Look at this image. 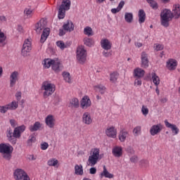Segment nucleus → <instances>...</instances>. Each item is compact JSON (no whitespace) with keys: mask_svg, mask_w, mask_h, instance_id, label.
Instances as JSON below:
<instances>
[{"mask_svg":"<svg viewBox=\"0 0 180 180\" xmlns=\"http://www.w3.org/2000/svg\"><path fill=\"white\" fill-rule=\"evenodd\" d=\"M8 110H9L8 104L6 105H0V113H6Z\"/></svg>","mask_w":180,"mask_h":180,"instance_id":"obj_48","label":"nucleus"},{"mask_svg":"<svg viewBox=\"0 0 180 180\" xmlns=\"http://www.w3.org/2000/svg\"><path fill=\"white\" fill-rule=\"evenodd\" d=\"M13 176L15 180H30L27 173L21 169H16L13 172Z\"/></svg>","mask_w":180,"mask_h":180,"instance_id":"obj_7","label":"nucleus"},{"mask_svg":"<svg viewBox=\"0 0 180 180\" xmlns=\"http://www.w3.org/2000/svg\"><path fill=\"white\" fill-rule=\"evenodd\" d=\"M130 161L131 162H134V164H136V162L139 161V157H137L136 155H134L130 158Z\"/></svg>","mask_w":180,"mask_h":180,"instance_id":"obj_55","label":"nucleus"},{"mask_svg":"<svg viewBox=\"0 0 180 180\" xmlns=\"http://www.w3.org/2000/svg\"><path fill=\"white\" fill-rule=\"evenodd\" d=\"M164 49V46L162 44H156L155 50L157 51H160Z\"/></svg>","mask_w":180,"mask_h":180,"instance_id":"obj_57","label":"nucleus"},{"mask_svg":"<svg viewBox=\"0 0 180 180\" xmlns=\"http://www.w3.org/2000/svg\"><path fill=\"white\" fill-rule=\"evenodd\" d=\"M146 1L148 2V4H150L153 9H158V4L154 1V0H146Z\"/></svg>","mask_w":180,"mask_h":180,"instance_id":"obj_45","label":"nucleus"},{"mask_svg":"<svg viewBox=\"0 0 180 180\" xmlns=\"http://www.w3.org/2000/svg\"><path fill=\"white\" fill-rule=\"evenodd\" d=\"M63 77L65 82H68V84L71 83V76L70 75V72H63Z\"/></svg>","mask_w":180,"mask_h":180,"instance_id":"obj_43","label":"nucleus"},{"mask_svg":"<svg viewBox=\"0 0 180 180\" xmlns=\"http://www.w3.org/2000/svg\"><path fill=\"white\" fill-rule=\"evenodd\" d=\"M140 131H141V127L140 126L136 127L133 130L134 136H137L140 133Z\"/></svg>","mask_w":180,"mask_h":180,"instance_id":"obj_50","label":"nucleus"},{"mask_svg":"<svg viewBox=\"0 0 180 180\" xmlns=\"http://www.w3.org/2000/svg\"><path fill=\"white\" fill-rule=\"evenodd\" d=\"M141 112H142V115H143V116H147V115H148L149 110L146 106L143 105L142 108H141Z\"/></svg>","mask_w":180,"mask_h":180,"instance_id":"obj_49","label":"nucleus"},{"mask_svg":"<svg viewBox=\"0 0 180 180\" xmlns=\"http://www.w3.org/2000/svg\"><path fill=\"white\" fill-rule=\"evenodd\" d=\"M160 18L171 20L174 18V14L170 10L165 9L161 12Z\"/></svg>","mask_w":180,"mask_h":180,"instance_id":"obj_13","label":"nucleus"},{"mask_svg":"<svg viewBox=\"0 0 180 180\" xmlns=\"http://www.w3.org/2000/svg\"><path fill=\"white\" fill-rule=\"evenodd\" d=\"M141 67H142V68H148V65H149L148 55H147L146 52L141 53Z\"/></svg>","mask_w":180,"mask_h":180,"instance_id":"obj_11","label":"nucleus"},{"mask_svg":"<svg viewBox=\"0 0 180 180\" xmlns=\"http://www.w3.org/2000/svg\"><path fill=\"white\" fill-rule=\"evenodd\" d=\"M79 101L78 98H72L69 104V108H79Z\"/></svg>","mask_w":180,"mask_h":180,"instance_id":"obj_32","label":"nucleus"},{"mask_svg":"<svg viewBox=\"0 0 180 180\" xmlns=\"http://www.w3.org/2000/svg\"><path fill=\"white\" fill-rule=\"evenodd\" d=\"M82 122L84 124H91L92 123V118L89 112H84L82 116Z\"/></svg>","mask_w":180,"mask_h":180,"instance_id":"obj_22","label":"nucleus"},{"mask_svg":"<svg viewBox=\"0 0 180 180\" xmlns=\"http://www.w3.org/2000/svg\"><path fill=\"white\" fill-rule=\"evenodd\" d=\"M89 174H91V175H95V174H96V169L95 167L90 168Z\"/></svg>","mask_w":180,"mask_h":180,"instance_id":"obj_59","label":"nucleus"},{"mask_svg":"<svg viewBox=\"0 0 180 180\" xmlns=\"http://www.w3.org/2000/svg\"><path fill=\"white\" fill-rule=\"evenodd\" d=\"M84 34H86V36H94V31H92V28L90 27H86L84 29Z\"/></svg>","mask_w":180,"mask_h":180,"instance_id":"obj_39","label":"nucleus"},{"mask_svg":"<svg viewBox=\"0 0 180 180\" xmlns=\"http://www.w3.org/2000/svg\"><path fill=\"white\" fill-rule=\"evenodd\" d=\"M6 36L5 34H0V47H5L6 45Z\"/></svg>","mask_w":180,"mask_h":180,"instance_id":"obj_37","label":"nucleus"},{"mask_svg":"<svg viewBox=\"0 0 180 180\" xmlns=\"http://www.w3.org/2000/svg\"><path fill=\"white\" fill-rule=\"evenodd\" d=\"M24 13H25V15H27V16L32 15V11L29 9H25Z\"/></svg>","mask_w":180,"mask_h":180,"instance_id":"obj_64","label":"nucleus"},{"mask_svg":"<svg viewBox=\"0 0 180 180\" xmlns=\"http://www.w3.org/2000/svg\"><path fill=\"white\" fill-rule=\"evenodd\" d=\"M167 67L169 70H175L176 68V60L174 59H170L167 63Z\"/></svg>","mask_w":180,"mask_h":180,"instance_id":"obj_28","label":"nucleus"},{"mask_svg":"<svg viewBox=\"0 0 180 180\" xmlns=\"http://www.w3.org/2000/svg\"><path fill=\"white\" fill-rule=\"evenodd\" d=\"M124 19L127 23H131L133 22V14L131 13H125Z\"/></svg>","mask_w":180,"mask_h":180,"instance_id":"obj_35","label":"nucleus"},{"mask_svg":"<svg viewBox=\"0 0 180 180\" xmlns=\"http://www.w3.org/2000/svg\"><path fill=\"white\" fill-rule=\"evenodd\" d=\"M165 124L166 127L172 129V131L174 135H176L178 133H179V129L176 127V125L169 123L167 120H165Z\"/></svg>","mask_w":180,"mask_h":180,"instance_id":"obj_18","label":"nucleus"},{"mask_svg":"<svg viewBox=\"0 0 180 180\" xmlns=\"http://www.w3.org/2000/svg\"><path fill=\"white\" fill-rule=\"evenodd\" d=\"M70 8H71V1L63 0L62 4L58 8V19H64V18H65V11H69Z\"/></svg>","mask_w":180,"mask_h":180,"instance_id":"obj_4","label":"nucleus"},{"mask_svg":"<svg viewBox=\"0 0 180 180\" xmlns=\"http://www.w3.org/2000/svg\"><path fill=\"white\" fill-rule=\"evenodd\" d=\"M123 6H124V1H121L120 2V4H118L117 8H118L120 11H122V8H123Z\"/></svg>","mask_w":180,"mask_h":180,"instance_id":"obj_60","label":"nucleus"},{"mask_svg":"<svg viewBox=\"0 0 180 180\" xmlns=\"http://www.w3.org/2000/svg\"><path fill=\"white\" fill-rule=\"evenodd\" d=\"M145 74H146V71H144V70L140 68H137L134 70V77L135 78H143Z\"/></svg>","mask_w":180,"mask_h":180,"instance_id":"obj_19","label":"nucleus"},{"mask_svg":"<svg viewBox=\"0 0 180 180\" xmlns=\"http://www.w3.org/2000/svg\"><path fill=\"white\" fill-rule=\"evenodd\" d=\"M141 84H142L141 79L136 77V79L134 81V85L136 84L138 85V86H141Z\"/></svg>","mask_w":180,"mask_h":180,"instance_id":"obj_56","label":"nucleus"},{"mask_svg":"<svg viewBox=\"0 0 180 180\" xmlns=\"http://www.w3.org/2000/svg\"><path fill=\"white\" fill-rule=\"evenodd\" d=\"M6 137L8 140L12 143V144H16V139L13 137V131L11 129H7Z\"/></svg>","mask_w":180,"mask_h":180,"instance_id":"obj_21","label":"nucleus"},{"mask_svg":"<svg viewBox=\"0 0 180 180\" xmlns=\"http://www.w3.org/2000/svg\"><path fill=\"white\" fill-rule=\"evenodd\" d=\"M56 46H58V47H59L60 50H64V49H67L68 47L63 41H58L56 42Z\"/></svg>","mask_w":180,"mask_h":180,"instance_id":"obj_47","label":"nucleus"},{"mask_svg":"<svg viewBox=\"0 0 180 180\" xmlns=\"http://www.w3.org/2000/svg\"><path fill=\"white\" fill-rule=\"evenodd\" d=\"M49 148V143L47 142H44L41 144V150H47Z\"/></svg>","mask_w":180,"mask_h":180,"instance_id":"obj_53","label":"nucleus"},{"mask_svg":"<svg viewBox=\"0 0 180 180\" xmlns=\"http://www.w3.org/2000/svg\"><path fill=\"white\" fill-rule=\"evenodd\" d=\"M62 99L61 97H60V96L58 95H56L53 98V105H55L56 106H58V105H60V102H61Z\"/></svg>","mask_w":180,"mask_h":180,"instance_id":"obj_44","label":"nucleus"},{"mask_svg":"<svg viewBox=\"0 0 180 180\" xmlns=\"http://www.w3.org/2000/svg\"><path fill=\"white\" fill-rule=\"evenodd\" d=\"M110 81L111 82H116L117 81V78H119V73L114 72L110 75Z\"/></svg>","mask_w":180,"mask_h":180,"instance_id":"obj_40","label":"nucleus"},{"mask_svg":"<svg viewBox=\"0 0 180 180\" xmlns=\"http://www.w3.org/2000/svg\"><path fill=\"white\" fill-rule=\"evenodd\" d=\"M84 43L85 44V46H87V47H92V46H94V39H91V38H85L84 39Z\"/></svg>","mask_w":180,"mask_h":180,"instance_id":"obj_38","label":"nucleus"},{"mask_svg":"<svg viewBox=\"0 0 180 180\" xmlns=\"http://www.w3.org/2000/svg\"><path fill=\"white\" fill-rule=\"evenodd\" d=\"M101 46L103 50L108 51L112 49V42L108 39H101Z\"/></svg>","mask_w":180,"mask_h":180,"instance_id":"obj_15","label":"nucleus"},{"mask_svg":"<svg viewBox=\"0 0 180 180\" xmlns=\"http://www.w3.org/2000/svg\"><path fill=\"white\" fill-rule=\"evenodd\" d=\"M96 88L98 89L99 92L103 95V94H105V91H106V87H105L104 86L102 85H98L96 86Z\"/></svg>","mask_w":180,"mask_h":180,"instance_id":"obj_51","label":"nucleus"},{"mask_svg":"<svg viewBox=\"0 0 180 180\" xmlns=\"http://www.w3.org/2000/svg\"><path fill=\"white\" fill-rule=\"evenodd\" d=\"M25 130H26V126H25V124L14 128V131L13 132L14 139H15V140L16 139H20V136H22V133H23Z\"/></svg>","mask_w":180,"mask_h":180,"instance_id":"obj_9","label":"nucleus"},{"mask_svg":"<svg viewBox=\"0 0 180 180\" xmlns=\"http://www.w3.org/2000/svg\"><path fill=\"white\" fill-rule=\"evenodd\" d=\"M46 124L48 125L50 129H53L54 127V118L53 115H48L45 120Z\"/></svg>","mask_w":180,"mask_h":180,"instance_id":"obj_25","label":"nucleus"},{"mask_svg":"<svg viewBox=\"0 0 180 180\" xmlns=\"http://www.w3.org/2000/svg\"><path fill=\"white\" fill-rule=\"evenodd\" d=\"M152 79H153V84H155L156 86H158V85H160V77H158V76H157L155 73H153Z\"/></svg>","mask_w":180,"mask_h":180,"instance_id":"obj_41","label":"nucleus"},{"mask_svg":"<svg viewBox=\"0 0 180 180\" xmlns=\"http://www.w3.org/2000/svg\"><path fill=\"white\" fill-rule=\"evenodd\" d=\"M75 174L76 175H84V169L82 165L75 166Z\"/></svg>","mask_w":180,"mask_h":180,"instance_id":"obj_31","label":"nucleus"},{"mask_svg":"<svg viewBox=\"0 0 180 180\" xmlns=\"http://www.w3.org/2000/svg\"><path fill=\"white\" fill-rule=\"evenodd\" d=\"M105 134L108 137H111V139H116L117 134V130L115 129V127H110L106 129Z\"/></svg>","mask_w":180,"mask_h":180,"instance_id":"obj_12","label":"nucleus"},{"mask_svg":"<svg viewBox=\"0 0 180 180\" xmlns=\"http://www.w3.org/2000/svg\"><path fill=\"white\" fill-rule=\"evenodd\" d=\"M76 57L79 64H85L86 61V50L84 49V46L77 47Z\"/></svg>","mask_w":180,"mask_h":180,"instance_id":"obj_6","label":"nucleus"},{"mask_svg":"<svg viewBox=\"0 0 180 180\" xmlns=\"http://www.w3.org/2000/svg\"><path fill=\"white\" fill-rule=\"evenodd\" d=\"M173 18H175L176 19H178L180 16V5L176 4L173 6V10L172 13Z\"/></svg>","mask_w":180,"mask_h":180,"instance_id":"obj_23","label":"nucleus"},{"mask_svg":"<svg viewBox=\"0 0 180 180\" xmlns=\"http://www.w3.org/2000/svg\"><path fill=\"white\" fill-rule=\"evenodd\" d=\"M64 34H65V30H64V28L60 29V30H59V34H58V35H59L60 37H61V36H64Z\"/></svg>","mask_w":180,"mask_h":180,"instance_id":"obj_62","label":"nucleus"},{"mask_svg":"<svg viewBox=\"0 0 180 180\" xmlns=\"http://www.w3.org/2000/svg\"><path fill=\"white\" fill-rule=\"evenodd\" d=\"M162 130V125L160 124L153 125L150 129V133L151 136H155V134H158Z\"/></svg>","mask_w":180,"mask_h":180,"instance_id":"obj_17","label":"nucleus"},{"mask_svg":"<svg viewBox=\"0 0 180 180\" xmlns=\"http://www.w3.org/2000/svg\"><path fill=\"white\" fill-rule=\"evenodd\" d=\"M60 64L58 59L53 60V63H52V70L55 71V72H60Z\"/></svg>","mask_w":180,"mask_h":180,"instance_id":"obj_29","label":"nucleus"},{"mask_svg":"<svg viewBox=\"0 0 180 180\" xmlns=\"http://www.w3.org/2000/svg\"><path fill=\"white\" fill-rule=\"evenodd\" d=\"M41 90L44 91V98H49V96H51V95L54 94V91H56V85L47 81L44 82L41 85Z\"/></svg>","mask_w":180,"mask_h":180,"instance_id":"obj_3","label":"nucleus"},{"mask_svg":"<svg viewBox=\"0 0 180 180\" xmlns=\"http://www.w3.org/2000/svg\"><path fill=\"white\" fill-rule=\"evenodd\" d=\"M80 105L82 109H87V108H89V106H91V99L89 98V96H84L82 99Z\"/></svg>","mask_w":180,"mask_h":180,"instance_id":"obj_14","label":"nucleus"},{"mask_svg":"<svg viewBox=\"0 0 180 180\" xmlns=\"http://www.w3.org/2000/svg\"><path fill=\"white\" fill-rule=\"evenodd\" d=\"M13 151V148L9 145L6 143H0V153L3 154V158L7 161L11 160L12 158V153Z\"/></svg>","mask_w":180,"mask_h":180,"instance_id":"obj_2","label":"nucleus"},{"mask_svg":"<svg viewBox=\"0 0 180 180\" xmlns=\"http://www.w3.org/2000/svg\"><path fill=\"white\" fill-rule=\"evenodd\" d=\"M125 151H127V153H128L129 154H131V155H133V154H134L135 153L134 149H133L131 146H128L127 148H126Z\"/></svg>","mask_w":180,"mask_h":180,"instance_id":"obj_52","label":"nucleus"},{"mask_svg":"<svg viewBox=\"0 0 180 180\" xmlns=\"http://www.w3.org/2000/svg\"><path fill=\"white\" fill-rule=\"evenodd\" d=\"M7 106L8 108V110H15V109H18L19 106V103L13 101L11 103L7 104Z\"/></svg>","mask_w":180,"mask_h":180,"instance_id":"obj_33","label":"nucleus"},{"mask_svg":"<svg viewBox=\"0 0 180 180\" xmlns=\"http://www.w3.org/2000/svg\"><path fill=\"white\" fill-rule=\"evenodd\" d=\"M171 20H168L167 18H161V25L164 26V27H168L169 26V21Z\"/></svg>","mask_w":180,"mask_h":180,"instance_id":"obj_46","label":"nucleus"},{"mask_svg":"<svg viewBox=\"0 0 180 180\" xmlns=\"http://www.w3.org/2000/svg\"><path fill=\"white\" fill-rule=\"evenodd\" d=\"M103 55L104 57H110V56H112V52L104 51H103Z\"/></svg>","mask_w":180,"mask_h":180,"instance_id":"obj_58","label":"nucleus"},{"mask_svg":"<svg viewBox=\"0 0 180 180\" xmlns=\"http://www.w3.org/2000/svg\"><path fill=\"white\" fill-rule=\"evenodd\" d=\"M129 136V132L126 130H121L119 134V140L121 143H124Z\"/></svg>","mask_w":180,"mask_h":180,"instance_id":"obj_24","label":"nucleus"},{"mask_svg":"<svg viewBox=\"0 0 180 180\" xmlns=\"http://www.w3.org/2000/svg\"><path fill=\"white\" fill-rule=\"evenodd\" d=\"M74 23L72 22V21L68 20L66 22H65L63 25V29L65 31V32H74Z\"/></svg>","mask_w":180,"mask_h":180,"instance_id":"obj_16","label":"nucleus"},{"mask_svg":"<svg viewBox=\"0 0 180 180\" xmlns=\"http://www.w3.org/2000/svg\"><path fill=\"white\" fill-rule=\"evenodd\" d=\"M99 160H101V158H99V149L94 148L91 150L90 155L89 156L87 165L94 167V165L98 164Z\"/></svg>","mask_w":180,"mask_h":180,"instance_id":"obj_5","label":"nucleus"},{"mask_svg":"<svg viewBox=\"0 0 180 180\" xmlns=\"http://www.w3.org/2000/svg\"><path fill=\"white\" fill-rule=\"evenodd\" d=\"M57 164H58V160L57 159H56V158L50 159L47 162V165L49 167H56V165H57Z\"/></svg>","mask_w":180,"mask_h":180,"instance_id":"obj_42","label":"nucleus"},{"mask_svg":"<svg viewBox=\"0 0 180 180\" xmlns=\"http://www.w3.org/2000/svg\"><path fill=\"white\" fill-rule=\"evenodd\" d=\"M32 51V43L29 39H26L22 46V49L21 50V54L23 57H27L29 56V53Z\"/></svg>","mask_w":180,"mask_h":180,"instance_id":"obj_8","label":"nucleus"},{"mask_svg":"<svg viewBox=\"0 0 180 180\" xmlns=\"http://www.w3.org/2000/svg\"><path fill=\"white\" fill-rule=\"evenodd\" d=\"M41 127V124L39 122H36L33 125L30 127V131H37Z\"/></svg>","mask_w":180,"mask_h":180,"instance_id":"obj_30","label":"nucleus"},{"mask_svg":"<svg viewBox=\"0 0 180 180\" xmlns=\"http://www.w3.org/2000/svg\"><path fill=\"white\" fill-rule=\"evenodd\" d=\"M112 155L114 157H117V158L122 157V155H123V149L122 147L115 146L114 148H112Z\"/></svg>","mask_w":180,"mask_h":180,"instance_id":"obj_20","label":"nucleus"},{"mask_svg":"<svg viewBox=\"0 0 180 180\" xmlns=\"http://www.w3.org/2000/svg\"><path fill=\"white\" fill-rule=\"evenodd\" d=\"M19 72L14 71L10 75V87L13 88L16 85V82L19 80Z\"/></svg>","mask_w":180,"mask_h":180,"instance_id":"obj_10","label":"nucleus"},{"mask_svg":"<svg viewBox=\"0 0 180 180\" xmlns=\"http://www.w3.org/2000/svg\"><path fill=\"white\" fill-rule=\"evenodd\" d=\"M139 16V22L141 25V23H144L146 22V12L144 10L140 9L138 13Z\"/></svg>","mask_w":180,"mask_h":180,"instance_id":"obj_26","label":"nucleus"},{"mask_svg":"<svg viewBox=\"0 0 180 180\" xmlns=\"http://www.w3.org/2000/svg\"><path fill=\"white\" fill-rule=\"evenodd\" d=\"M10 124L11 127H16V121L15 120H10Z\"/></svg>","mask_w":180,"mask_h":180,"instance_id":"obj_61","label":"nucleus"},{"mask_svg":"<svg viewBox=\"0 0 180 180\" xmlns=\"http://www.w3.org/2000/svg\"><path fill=\"white\" fill-rule=\"evenodd\" d=\"M15 98H16L18 102H19V101H20V99H22V91H18L15 94Z\"/></svg>","mask_w":180,"mask_h":180,"instance_id":"obj_54","label":"nucleus"},{"mask_svg":"<svg viewBox=\"0 0 180 180\" xmlns=\"http://www.w3.org/2000/svg\"><path fill=\"white\" fill-rule=\"evenodd\" d=\"M36 142V137L34 135L32 134L29 136L28 140L27 141V144L29 147H32L33 143Z\"/></svg>","mask_w":180,"mask_h":180,"instance_id":"obj_36","label":"nucleus"},{"mask_svg":"<svg viewBox=\"0 0 180 180\" xmlns=\"http://www.w3.org/2000/svg\"><path fill=\"white\" fill-rule=\"evenodd\" d=\"M44 61V68H50V67H51L54 63V59H45Z\"/></svg>","mask_w":180,"mask_h":180,"instance_id":"obj_34","label":"nucleus"},{"mask_svg":"<svg viewBox=\"0 0 180 180\" xmlns=\"http://www.w3.org/2000/svg\"><path fill=\"white\" fill-rule=\"evenodd\" d=\"M44 27H46V22H44V20H39L35 25V31L37 33L40 34L41 33V30H43L41 35V43H44V41L47 40V37L50 35V28L44 29Z\"/></svg>","mask_w":180,"mask_h":180,"instance_id":"obj_1","label":"nucleus"},{"mask_svg":"<svg viewBox=\"0 0 180 180\" xmlns=\"http://www.w3.org/2000/svg\"><path fill=\"white\" fill-rule=\"evenodd\" d=\"M100 176L101 178H103V176H105V178H109L110 179H111V178H113V174L109 173V172L106 169V166H103V171L101 173Z\"/></svg>","mask_w":180,"mask_h":180,"instance_id":"obj_27","label":"nucleus"},{"mask_svg":"<svg viewBox=\"0 0 180 180\" xmlns=\"http://www.w3.org/2000/svg\"><path fill=\"white\" fill-rule=\"evenodd\" d=\"M112 13H117L118 12H120V10L117 7V8H112L111 9Z\"/></svg>","mask_w":180,"mask_h":180,"instance_id":"obj_63","label":"nucleus"}]
</instances>
